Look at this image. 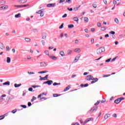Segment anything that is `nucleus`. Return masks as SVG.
<instances>
[{
    "instance_id": "nucleus-28",
    "label": "nucleus",
    "mask_w": 125,
    "mask_h": 125,
    "mask_svg": "<svg viewBox=\"0 0 125 125\" xmlns=\"http://www.w3.org/2000/svg\"><path fill=\"white\" fill-rule=\"evenodd\" d=\"M79 7H81V6H79L78 7L74 8H73L74 11H78V10H79Z\"/></svg>"
},
{
    "instance_id": "nucleus-15",
    "label": "nucleus",
    "mask_w": 125,
    "mask_h": 125,
    "mask_svg": "<svg viewBox=\"0 0 125 125\" xmlns=\"http://www.w3.org/2000/svg\"><path fill=\"white\" fill-rule=\"evenodd\" d=\"M75 52H77V53H80L81 52V49L76 48L74 49Z\"/></svg>"
},
{
    "instance_id": "nucleus-6",
    "label": "nucleus",
    "mask_w": 125,
    "mask_h": 125,
    "mask_svg": "<svg viewBox=\"0 0 125 125\" xmlns=\"http://www.w3.org/2000/svg\"><path fill=\"white\" fill-rule=\"evenodd\" d=\"M36 13L37 14H40L41 17H43V16L44 15L43 12L42 10H40L39 11L37 12Z\"/></svg>"
},
{
    "instance_id": "nucleus-3",
    "label": "nucleus",
    "mask_w": 125,
    "mask_h": 125,
    "mask_svg": "<svg viewBox=\"0 0 125 125\" xmlns=\"http://www.w3.org/2000/svg\"><path fill=\"white\" fill-rule=\"evenodd\" d=\"M48 65V63L47 62H40V65L42 68H44L46 67Z\"/></svg>"
},
{
    "instance_id": "nucleus-5",
    "label": "nucleus",
    "mask_w": 125,
    "mask_h": 125,
    "mask_svg": "<svg viewBox=\"0 0 125 125\" xmlns=\"http://www.w3.org/2000/svg\"><path fill=\"white\" fill-rule=\"evenodd\" d=\"M93 118H92V117L88 118L84 122L83 125H85V124H87V123H88V122H90V121H93Z\"/></svg>"
},
{
    "instance_id": "nucleus-13",
    "label": "nucleus",
    "mask_w": 125,
    "mask_h": 125,
    "mask_svg": "<svg viewBox=\"0 0 125 125\" xmlns=\"http://www.w3.org/2000/svg\"><path fill=\"white\" fill-rule=\"evenodd\" d=\"M108 118H110V114H106L104 116V120H107Z\"/></svg>"
},
{
    "instance_id": "nucleus-26",
    "label": "nucleus",
    "mask_w": 125,
    "mask_h": 125,
    "mask_svg": "<svg viewBox=\"0 0 125 125\" xmlns=\"http://www.w3.org/2000/svg\"><path fill=\"white\" fill-rule=\"evenodd\" d=\"M70 89V86L68 85L67 87H66L64 90L63 91H67V90H69Z\"/></svg>"
},
{
    "instance_id": "nucleus-51",
    "label": "nucleus",
    "mask_w": 125,
    "mask_h": 125,
    "mask_svg": "<svg viewBox=\"0 0 125 125\" xmlns=\"http://www.w3.org/2000/svg\"><path fill=\"white\" fill-rule=\"evenodd\" d=\"M65 2H67L68 3H71L72 1H71V0H66Z\"/></svg>"
},
{
    "instance_id": "nucleus-53",
    "label": "nucleus",
    "mask_w": 125,
    "mask_h": 125,
    "mask_svg": "<svg viewBox=\"0 0 125 125\" xmlns=\"http://www.w3.org/2000/svg\"><path fill=\"white\" fill-rule=\"evenodd\" d=\"M15 7H22V5H15Z\"/></svg>"
},
{
    "instance_id": "nucleus-56",
    "label": "nucleus",
    "mask_w": 125,
    "mask_h": 125,
    "mask_svg": "<svg viewBox=\"0 0 125 125\" xmlns=\"http://www.w3.org/2000/svg\"><path fill=\"white\" fill-rule=\"evenodd\" d=\"M67 16V14H64L62 16V18H65Z\"/></svg>"
},
{
    "instance_id": "nucleus-50",
    "label": "nucleus",
    "mask_w": 125,
    "mask_h": 125,
    "mask_svg": "<svg viewBox=\"0 0 125 125\" xmlns=\"http://www.w3.org/2000/svg\"><path fill=\"white\" fill-rule=\"evenodd\" d=\"M9 46H7L6 47V51H9Z\"/></svg>"
},
{
    "instance_id": "nucleus-4",
    "label": "nucleus",
    "mask_w": 125,
    "mask_h": 125,
    "mask_svg": "<svg viewBox=\"0 0 125 125\" xmlns=\"http://www.w3.org/2000/svg\"><path fill=\"white\" fill-rule=\"evenodd\" d=\"M97 109H98V107H97V106L93 107L90 110L89 113H90L91 114H92V112H93V111H97Z\"/></svg>"
},
{
    "instance_id": "nucleus-37",
    "label": "nucleus",
    "mask_w": 125,
    "mask_h": 125,
    "mask_svg": "<svg viewBox=\"0 0 125 125\" xmlns=\"http://www.w3.org/2000/svg\"><path fill=\"white\" fill-rule=\"evenodd\" d=\"M40 78H41L40 79V81H45V78H44V77H42V76H40Z\"/></svg>"
},
{
    "instance_id": "nucleus-19",
    "label": "nucleus",
    "mask_w": 125,
    "mask_h": 125,
    "mask_svg": "<svg viewBox=\"0 0 125 125\" xmlns=\"http://www.w3.org/2000/svg\"><path fill=\"white\" fill-rule=\"evenodd\" d=\"M50 58H51V59H52V60H56V59H57V57L54 56H50Z\"/></svg>"
},
{
    "instance_id": "nucleus-1",
    "label": "nucleus",
    "mask_w": 125,
    "mask_h": 125,
    "mask_svg": "<svg viewBox=\"0 0 125 125\" xmlns=\"http://www.w3.org/2000/svg\"><path fill=\"white\" fill-rule=\"evenodd\" d=\"M85 80L86 81H92L91 82V83H96V82H98V78H94L93 76L92 75H88L85 78Z\"/></svg>"
},
{
    "instance_id": "nucleus-47",
    "label": "nucleus",
    "mask_w": 125,
    "mask_h": 125,
    "mask_svg": "<svg viewBox=\"0 0 125 125\" xmlns=\"http://www.w3.org/2000/svg\"><path fill=\"white\" fill-rule=\"evenodd\" d=\"M105 30H106V28H105L104 27H102L101 28V31H105Z\"/></svg>"
},
{
    "instance_id": "nucleus-39",
    "label": "nucleus",
    "mask_w": 125,
    "mask_h": 125,
    "mask_svg": "<svg viewBox=\"0 0 125 125\" xmlns=\"http://www.w3.org/2000/svg\"><path fill=\"white\" fill-rule=\"evenodd\" d=\"M110 75H103V77L107 78V77H110Z\"/></svg>"
},
{
    "instance_id": "nucleus-35",
    "label": "nucleus",
    "mask_w": 125,
    "mask_h": 125,
    "mask_svg": "<svg viewBox=\"0 0 125 125\" xmlns=\"http://www.w3.org/2000/svg\"><path fill=\"white\" fill-rule=\"evenodd\" d=\"M61 84V83H54L53 84V85H60Z\"/></svg>"
},
{
    "instance_id": "nucleus-43",
    "label": "nucleus",
    "mask_w": 125,
    "mask_h": 125,
    "mask_svg": "<svg viewBox=\"0 0 125 125\" xmlns=\"http://www.w3.org/2000/svg\"><path fill=\"white\" fill-rule=\"evenodd\" d=\"M3 119H4V116L3 115L0 116V120H3Z\"/></svg>"
},
{
    "instance_id": "nucleus-60",
    "label": "nucleus",
    "mask_w": 125,
    "mask_h": 125,
    "mask_svg": "<svg viewBox=\"0 0 125 125\" xmlns=\"http://www.w3.org/2000/svg\"><path fill=\"white\" fill-rule=\"evenodd\" d=\"M28 90L29 91H33V88L30 87V88H28Z\"/></svg>"
},
{
    "instance_id": "nucleus-61",
    "label": "nucleus",
    "mask_w": 125,
    "mask_h": 125,
    "mask_svg": "<svg viewBox=\"0 0 125 125\" xmlns=\"http://www.w3.org/2000/svg\"><path fill=\"white\" fill-rule=\"evenodd\" d=\"M91 42L92 43H93L94 42V39H92L91 40Z\"/></svg>"
},
{
    "instance_id": "nucleus-41",
    "label": "nucleus",
    "mask_w": 125,
    "mask_h": 125,
    "mask_svg": "<svg viewBox=\"0 0 125 125\" xmlns=\"http://www.w3.org/2000/svg\"><path fill=\"white\" fill-rule=\"evenodd\" d=\"M92 6L94 8H96V7H97V5H96V4L93 3L92 4Z\"/></svg>"
},
{
    "instance_id": "nucleus-64",
    "label": "nucleus",
    "mask_w": 125,
    "mask_h": 125,
    "mask_svg": "<svg viewBox=\"0 0 125 125\" xmlns=\"http://www.w3.org/2000/svg\"><path fill=\"white\" fill-rule=\"evenodd\" d=\"M75 43H79V40H75Z\"/></svg>"
},
{
    "instance_id": "nucleus-20",
    "label": "nucleus",
    "mask_w": 125,
    "mask_h": 125,
    "mask_svg": "<svg viewBox=\"0 0 125 125\" xmlns=\"http://www.w3.org/2000/svg\"><path fill=\"white\" fill-rule=\"evenodd\" d=\"M74 21H75V22H77V23H79V18L78 17H74L73 18Z\"/></svg>"
},
{
    "instance_id": "nucleus-23",
    "label": "nucleus",
    "mask_w": 125,
    "mask_h": 125,
    "mask_svg": "<svg viewBox=\"0 0 125 125\" xmlns=\"http://www.w3.org/2000/svg\"><path fill=\"white\" fill-rule=\"evenodd\" d=\"M45 73H48V71H42L38 72V74H44Z\"/></svg>"
},
{
    "instance_id": "nucleus-8",
    "label": "nucleus",
    "mask_w": 125,
    "mask_h": 125,
    "mask_svg": "<svg viewBox=\"0 0 125 125\" xmlns=\"http://www.w3.org/2000/svg\"><path fill=\"white\" fill-rule=\"evenodd\" d=\"M81 54H78L76 57L75 58L74 60V63H76V62H78V60L80 59L81 57Z\"/></svg>"
},
{
    "instance_id": "nucleus-40",
    "label": "nucleus",
    "mask_w": 125,
    "mask_h": 125,
    "mask_svg": "<svg viewBox=\"0 0 125 125\" xmlns=\"http://www.w3.org/2000/svg\"><path fill=\"white\" fill-rule=\"evenodd\" d=\"M64 27V23H62L61 25L59 27V29H62Z\"/></svg>"
},
{
    "instance_id": "nucleus-29",
    "label": "nucleus",
    "mask_w": 125,
    "mask_h": 125,
    "mask_svg": "<svg viewBox=\"0 0 125 125\" xmlns=\"http://www.w3.org/2000/svg\"><path fill=\"white\" fill-rule=\"evenodd\" d=\"M68 28H69V29H72V28H74V24L68 25Z\"/></svg>"
},
{
    "instance_id": "nucleus-33",
    "label": "nucleus",
    "mask_w": 125,
    "mask_h": 125,
    "mask_svg": "<svg viewBox=\"0 0 125 125\" xmlns=\"http://www.w3.org/2000/svg\"><path fill=\"white\" fill-rule=\"evenodd\" d=\"M114 21L116 24H119V20L117 18L114 19Z\"/></svg>"
},
{
    "instance_id": "nucleus-2",
    "label": "nucleus",
    "mask_w": 125,
    "mask_h": 125,
    "mask_svg": "<svg viewBox=\"0 0 125 125\" xmlns=\"http://www.w3.org/2000/svg\"><path fill=\"white\" fill-rule=\"evenodd\" d=\"M105 51V47H101L97 49V54L98 55L99 54H101L102 52H104Z\"/></svg>"
},
{
    "instance_id": "nucleus-25",
    "label": "nucleus",
    "mask_w": 125,
    "mask_h": 125,
    "mask_svg": "<svg viewBox=\"0 0 125 125\" xmlns=\"http://www.w3.org/2000/svg\"><path fill=\"white\" fill-rule=\"evenodd\" d=\"M24 41L27 42H31V39L26 38L24 39Z\"/></svg>"
},
{
    "instance_id": "nucleus-7",
    "label": "nucleus",
    "mask_w": 125,
    "mask_h": 125,
    "mask_svg": "<svg viewBox=\"0 0 125 125\" xmlns=\"http://www.w3.org/2000/svg\"><path fill=\"white\" fill-rule=\"evenodd\" d=\"M56 6V3H49L47 4V7H54Z\"/></svg>"
},
{
    "instance_id": "nucleus-24",
    "label": "nucleus",
    "mask_w": 125,
    "mask_h": 125,
    "mask_svg": "<svg viewBox=\"0 0 125 125\" xmlns=\"http://www.w3.org/2000/svg\"><path fill=\"white\" fill-rule=\"evenodd\" d=\"M11 62V59L9 57H7V63H10Z\"/></svg>"
},
{
    "instance_id": "nucleus-30",
    "label": "nucleus",
    "mask_w": 125,
    "mask_h": 125,
    "mask_svg": "<svg viewBox=\"0 0 125 125\" xmlns=\"http://www.w3.org/2000/svg\"><path fill=\"white\" fill-rule=\"evenodd\" d=\"M21 84H16V83H15V84H14V86H15V87H19V86H21Z\"/></svg>"
},
{
    "instance_id": "nucleus-49",
    "label": "nucleus",
    "mask_w": 125,
    "mask_h": 125,
    "mask_svg": "<svg viewBox=\"0 0 125 125\" xmlns=\"http://www.w3.org/2000/svg\"><path fill=\"white\" fill-rule=\"evenodd\" d=\"M17 111V110L16 109H14L12 111V113H13V114H15V113H16Z\"/></svg>"
},
{
    "instance_id": "nucleus-31",
    "label": "nucleus",
    "mask_w": 125,
    "mask_h": 125,
    "mask_svg": "<svg viewBox=\"0 0 125 125\" xmlns=\"http://www.w3.org/2000/svg\"><path fill=\"white\" fill-rule=\"evenodd\" d=\"M61 95L58 94H53V96L54 97H58V96H60Z\"/></svg>"
},
{
    "instance_id": "nucleus-38",
    "label": "nucleus",
    "mask_w": 125,
    "mask_h": 125,
    "mask_svg": "<svg viewBox=\"0 0 125 125\" xmlns=\"http://www.w3.org/2000/svg\"><path fill=\"white\" fill-rule=\"evenodd\" d=\"M99 103H100V101H98L97 102L94 104L95 106H97V105L99 104Z\"/></svg>"
},
{
    "instance_id": "nucleus-45",
    "label": "nucleus",
    "mask_w": 125,
    "mask_h": 125,
    "mask_svg": "<svg viewBox=\"0 0 125 125\" xmlns=\"http://www.w3.org/2000/svg\"><path fill=\"white\" fill-rule=\"evenodd\" d=\"M28 74H29V75H35V73L33 72H28Z\"/></svg>"
},
{
    "instance_id": "nucleus-21",
    "label": "nucleus",
    "mask_w": 125,
    "mask_h": 125,
    "mask_svg": "<svg viewBox=\"0 0 125 125\" xmlns=\"http://www.w3.org/2000/svg\"><path fill=\"white\" fill-rule=\"evenodd\" d=\"M44 53L45 55H47L48 56H49V52L47 50H45Z\"/></svg>"
},
{
    "instance_id": "nucleus-34",
    "label": "nucleus",
    "mask_w": 125,
    "mask_h": 125,
    "mask_svg": "<svg viewBox=\"0 0 125 125\" xmlns=\"http://www.w3.org/2000/svg\"><path fill=\"white\" fill-rule=\"evenodd\" d=\"M84 21H85V22H88V18L87 17H84Z\"/></svg>"
},
{
    "instance_id": "nucleus-46",
    "label": "nucleus",
    "mask_w": 125,
    "mask_h": 125,
    "mask_svg": "<svg viewBox=\"0 0 125 125\" xmlns=\"http://www.w3.org/2000/svg\"><path fill=\"white\" fill-rule=\"evenodd\" d=\"M27 6H29V4L21 5V7H27Z\"/></svg>"
},
{
    "instance_id": "nucleus-52",
    "label": "nucleus",
    "mask_w": 125,
    "mask_h": 125,
    "mask_svg": "<svg viewBox=\"0 0 125 125\" xmlns=\"http://www.w3.org/2000/svg\"><path fill=\"white\" fill-rule=\"evenodd\" d=\"M21 107H22V108H24V109L27 108V106L25 105H21Z\"/></svg>"
},
{
    "instance_id": "nucleus-14",
    "label": "nucleus",
    "mask_w": 125,
    "mask_h": 125,
    "mask_svg": "<svg viewBox=\"0 0 125 125\" xmlns=\"http://www.w3.org/2000/svg\"><path fill=\"white\" fill-rule=\"evenodd\" d=\"M52 83H53V81H52V80L47 81V84L48 85H51Z\"/></svg>"
},
{
    "instance_id": "nucleus-57",
    "label": "nucleus",
    "mask_w": 125,
    "mask_h": 125,
    "mask_svg": "<svg viewBox=\"0 0 125 125\" xmlns=\"http://www.w3.org/2000/svg\"><path fill=\"white\" fill-rule=\"evenodd\" d=\"M111 58H110V59H107V60H106V61H105V62H110V61H111Z\"/></svg>"
},
{
    "instance_id": "nucleus-22",
    "label": "nucleus",
    "mask_w": 125,
    "mask_h": 125,
    "mask_svg": "<svg viewBox=\"0 0 125 125\" xmlns=\"http://www.w3.org/2000/svg\"><path fill=\"white\" fill-rule=\"evenodd\" d=\"M5 2H6L4 0H1L0 1V4L1 5H3V4H5Z\"/></svg>"
},
{
    "instance_id": "nucleus-58",
    "label": "nucleus",
    "mask_w": 125,
    "mask_h": 125,
    "mask_svg": "<svg viewBox=\"0 0 125 125\" xmlns=\"http://www.w3.org/2000/svg\"><path fill=\"white\" fill-rule=\"evenodd\" d=\"M68 10H69V11H73V8H67Z\"/></svg>"
},
{
    "instance_id": "nucleus-36",
    "label": "nucleus",
    "mask_w": 125,
    "mask_h": 125,
    "mask_svg": "<svg viewBox=\"0 0 125 125\" xmlns=\"http://www.w3.org/2000/svg\"><path fill=\"white\" fill-rule=\"evenodd\" d=\"M41 42L42 43V45L44 46V45H45V41H43V40H42L41 41Z\"/></svg>"
},
{
    "instance_id": "nucleus-59",
    "label": "nucleus",
    "mask_w": 125,
    "mask_h": 125,
    "mask_svg": "<svg viewBox=\"0 0 125 125\" xmlns=\"http://www.w3.org/2000/svg\"><path fill=\"white\" fill-rule=\"evenodd\" d=\"M113 2V4H114V5L117 4V1L116 0H114Z\"/></svg>"
},
{
    "instance_id": "nucleus-16",
    "label": "nucleus",
    "mask_w": 125,
    "mask_h": 125,
    "mask_svg": "<svg viewBox=\"0 0 125 125\" xmlns=\"http://www.w3.org/2000/svg\"><path fill=\"white\" fill-rule=\"evenodd\" d=\"M10 85V82L9 81L5 82L3 83V85Z\"/></svg>"
},
{
    "instance_id": "nucleus-11",
    "label": "nucleus",
    "mask_w": 125,
    "mask_h": 125,
    "mask_svg": "<svg viewBox=\"0 0 125 125\" xmlns=\"http://www.w3.org/2000/svg\"><path fill=\"white\" fill-rule=\"evenodd\" d=\"M46 33H43L42 34V39L44 40V39H46Z\"/></svg>"
},
{
    "instance_id": "nucleus-63",
    "label": "nucleus",
    "mask_w": 125,
    "mask_h": 125,
    "mask_svg": "<svg viewBox=\"0 0 125 125\" xmlns=\"http://www.w3.org/2000/svg\"><path fill=\"white\" fill-rule=\"evenodd\" d=\"M113 118H117V114H114L113 115Z\"/></svg>"
},
{
    "instance_id": "nucleus-9",
    "label": "nucleus",
    "mask_w": 125,
    "mask_h": 125,
    "mask_svg": "<svg viewBox=\"0 0 125 125\" xmlns=\"http://www.w3.org/2000/svg\"><path fill=\"white\" fill-rule=\"evenodd\" d=\"M0 48L2 50H3V49H4V48H5L4 45L2 43H0Z\"/></svg>"
},
{
    "instance_id": "nucleus-55",
    "label": "nucleus",
    "mask_w": 125,
    "mask_h": 125,
    "mask_svg": "<svg viewBox=\"0 0 125 125\" xmlns=\"http://www.w3.org/2000/svg\"><path fill=\"white\" fill-rule=\"evenodd\" d=\"M40 86H38V85H35V86H32V87L33 88H36V87H40Z\"/></svg>"
},
{
    "instance_id": "nucleus-32",
    "label": "nucleus",
    "mask_w": 125,
    "mask_h": 125,
    "mask_svg": "<svg viewBox=\"0 0 125 125\" xmlns=\"http://www.w3.org/2000/svg\"><path fill=\"white\" fill-rule=\"evenodd\" d=\"M32 31H33L34 33H38V32H39V30L37 29H32Z\"/></svg>"
},
{
    "instance_id": "nucleus-48",
    "label": "nucleus",
    "mask_w": 125,
    "mask_h": 125,
    "mask_svg": "<svg viewBox=\"0 0 125 125\" xmlns=\"http://www.w3.org/2000/svg\"><path fill=\"white\" fill-rule=\"evenodd\" d=\"M109 34H110L111 35H115V32L114 31H110V32H109Z\"/></svg>"
},
{
    "instance_id": "nucleus-18",
    "label": "nucleus",
    "mask_w": 125,
    "mask_h": 125,
    "mask_svg": "<svg viewBox=\"0 0 125 125\" xmlns=\"http://www.w3.org/2000/svg\"><path fill=\"white\" fill-rule=\"evenodd\" d=\"M15 18H20V17H21V14L19 13L17 15H15Z\"/></svg>"
},
{
    "instance_id": "nucleus-54",
    "label": "nucleus",
    "mask_w": 125,
    "mask_h": 125,
    "mask_svg": "<svg viewBox=\"0 0 125 125\" xmlns=\"http://www.w3.org/2000/svg\"><path fill=\"white\" fill-rule=\"evenodd\" d=\"M65 1V0H60L59 1V3H62V2H64Z\"/></svg>"
},
{
    "instance_id": "nucleus-42",
    "label": "nucleus",
    "mask_w": 125,
    "mask_h": 125,
    "mask_svg": "<svg viewBox=\"0 0 125 125\" xmlns=\"http://www.w3.org/2000/svg\"><path fill=\"white\" fill-rule=\"evenodd\" d=\"M97 26H98V27H101L102 26V25L101 24V23L98 22L97 23Z\"/></svg>"
},
{
    "instance_id": "nucleus-17",
    "label": "nucleus",
    "mask_w": 125,
    "mask_h": 125,
    "mask_svg": "<svg viewBox=\"0 0 125 125\" xmlns=\"http://www.w3.org/2000/svg\"><path fill=\"white\" fill-rule=\"evenodd\" d=\"M60 54L62 56V57H64V56H65V53H64V51H61Z\"/></svg>"
},
{
    "instance_id": "nucleus-27",
    "label": "nucleus",
    "mask_w": 125,
    "mask_h": 125,
    "mask_svg": "<svg viewBox=\"0 0 125 125\" xmlns=\"http://www.w3.org/2000/svg\"><path fill=\"white\" fill-rule=\"evenodd\" d=\"M8 7V6L7 5H4L1 7V8H2V9H6V8H7Z\"/></svg>"
},
{
    "instance_id": "nucleus-62",
    "label": "nucleus",
    "mask_w": 125,
    "mask_h": 125,
    "mask_svg": "<svg viewBox=\"0 0 125 125\" xmlns=\"http://www.w3.org/2000/svg\"><path fill=\"white\" fill-rule=\"evenodd\" d=\"M103 2H104V4H107V0H103Z\"/></svg>"
},
{
    "instance_id": "nucleus-10",
    "label": "nucleus",
    "mask_w": 125,
    "mask_h": 125,
    "mask_svg": "<svg viewBox=\"0 0 125 125\" xmlns=\"http://www.w3.org/2000/svg\"><path fill=\"white\" fill-rule=\"evenodd\" d=\"M121 102V100L120 98H117L115 101H114V103L116 104H119Z\"/></svg>"
},
{
    "instance_id": "nucleus-44",
    "label": "nucleus",
    "mask_w": 125,
    "mask_h": 125,
    "mask_svg": "<svg viewBox=\"0 0 125 125\" xmlns=\"http://www.w3.org/2000/svg\"><path fill=\"white\" fill-rule=\"evenodd\" d=\"M71 52H72V51H71L70 50H68L67 51V54H68V55H70L71 54Z\"/></svg>"
},
{
    "instance_id": "nucleus-12",
    "label": "nucleus",
    "mask_w": 125,
    "mask_h": 125,
    "mask_svg": "<svg viewBox=\"0 0 125 125\" xmlns=\"http://www.w3.org/2000/svg\"><path fill=\"white\" fill-rule=\"evenodd\" d=\"M18 1L20 3H25L27 2V0H19Z\"/></svg>"
}]
</instances>
